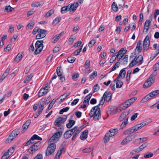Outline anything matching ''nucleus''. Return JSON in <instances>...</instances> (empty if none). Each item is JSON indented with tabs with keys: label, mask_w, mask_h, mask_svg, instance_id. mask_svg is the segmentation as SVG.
I'll use <instances>...</instances> for the list:
<instances>
[{
	"label": "nucleus",
	"mask_w": 159,
	"mask_h": 159,
	"mask_svg": "<svg viewBox=\"0 0 159 159\" xmlns=\"http://www.w3.org/2000/svg\"><path fill=\"white\" fill-rule=\"evenodd\" d=\"M15 148L14 147H10L7 151L11 155L14 152Z\"/></svg>",
	"instance_id": "48"
},
{
	"label": "nucleus",
	"mask_w": 159,
	"mask_h": 159,
	"mask_svg": "<svg viewBox=\"0 0 159 159\" xmlns=\"http://www.w3.org/2000/svg\"><path fill=\"white\" fill-rule=\"evenodd\" d=\"M148 145V143H145L140 146L139 148L140 151L146 148L147 146Z\"/></svg>",
	"instance_id": "51"
},
{
	"label": "nucleus",
	"mask_w": 159,
	"mask_h": 159,
	"mask_svg": "<svg viewBox=\"0 0 159 159\" xmlns=\"http://www.w3.org/2000/svg\"><path fill=\"white\" fill-rule=\"evenodd\" d=\"M118 129H111L106 134L104 138V142L107 143L110 140L111 137L116 135L118 133Z\"/></svg>",
	"instance_id": "2"
},
{
	"label": "nucleus",
	"mask_w": 159,
	"mask_h": 159,
	"mask_svg": "<svg viewBox=\"0 0 159 159\" xmlns=\"http://www.w3.org/2000/svg\"><path fill=\"white\" fill-rule=\"evenodd\" d=\"M54 12L53 10H51L45 14V16L48 17L51 16Z\"/></svg>",
	"instance_id": "47"
},
{
	"label": "nucleus",
	"mask_w": 159,
	"mask_h": 159,
	"mask_svg": "<svg viewBox=\"0 0 159 159\" xmlns=\"http://www.w3.org/2000/svg\"><path fill=\"white\" fill-rule=\"evenodd\" d=\"M83 45V44L82 45V46H81L80 48L79 49H77L73 53L74 55H78V54L81 51Z\"/></svg>",
	"instance_id": "52"
},
{
	"label": "nucleus",
	"mask_w": 159,
	"mask_h": 159,
	"mask_svg": "<svg viewBox=\"0 0 159 159\" xmlns=\"http://www.w3.org/2000/svg\"><path fill=\"white\" fill-rule=\"evenodd\" d=\"M133 138L131 136H128L124 139L121 142L122 145H125L128 142L131 141L133 139Z\"/></svg>",
	"instance_id": "24"
},
{
	"label": "nucleus",
	"mask_w": 159,
	"mask_h": 159,
	"mask_svg": "<svg viewBox=\"0 0 159 159\" xmlns=\"http://www.w3.org/2000/svg\"><path fill=\"white\" fill-rule=\"evenodd\" d=\"M93 150V148L91 147L87 148L83 150V152L84 153H88Z\"/></svg>",
	"instance_id": "54"
},
{
	"label": "nucleus",
	"mask_w": 159,
	"mask_h": 159,
	"mask_svg": "<svg viewBox=\"0 0 159 159\" xmlns=\"http://www.w3.org/2000/svg\"><path fill=\"white\" fill-rule=\"evenodd\" d=\"M159 94V89L157 90L150 93L146 96L141 100V102L144 103L150 99L152 98Z\"/></svg>",
	"instance_id": "3"
},
{
	"label": "nucleus",
	"mask_w": 159,
	"mask_h": 159,
	"mask_svg": "<svg viewBox=\"0 0 159 159\" xmlns=\"http://www.w3.org/2000/svg\"><path fill=\"white\" fill-rule=\"evenodd\" d=\"M120 63L119 61H117L115 63L114 66L112 68L110 72L115 70L117 68H118L120 66Z\"/></svg>",
	"instance_id": "44"
},
{
	"label": "nucleus",
	"mask_w": 159,
	"mask_h": 159,
	"mask_svg": "<svg viewBox=\"0 0 159 159\" xmlns=\"http://www.w3.org/2000/svg\"><path fill=\"white\" fill-rule=\"evenodd\" d=\"M49 146L48 147L46 152V155L49 156L52 154L55 151L56 148V145L55 143H49Z\"/></svg>",
	"instance_id": "6"
},
{
	"label": "nucleus",
	"mask_w": 159,
	"mask_h": 159,
	"mask_svg": "<svg viewBox=\"0 0 159 159\" xmlns=\"http://www.w3.org/2000/svg\"><path fill=\"white\" fill-rule=\"evenodd\" d=\"M150 44V40L149 37L147 36L145 38L143 41V48L144 51H147L149 48Z\"/></svg>",
	"instance_id": "16"
},
{
	"label": "nucleus",
	"mask_w": 159,
	"mask_h": 159,
	"mask_svg": "<svg viewBox=\"0 0 159 159\" xmlns=\"http://www.w3.org/2000/svg\"><path fill=\"white\" fill-rule=\"evenodd\" d=\"M69 107H67L62 109L59 112V114H62L64 112L67 111L69 110Z\"/></svg>",
	"instance_id": "53"
},
{
	"label": "nucleus",
	"mask_w": 159,
	"mask_h": 159,
	"mask_svg": "<svg viewBox=\"0 0 159 159\" xmlns=\"http://www.w3.org/2000/svg\"><path fill=\"white\" fill-rule=\"evenodd\" d=\"M68 95L67 94H64L63 95H62L61 96L58 98L57 99V100H60V101H59V102H61L63 101L67 97Z\"/></svg>",
	"instance_id": "39"
},
{
	"label": "nucleus",
	"mask_w": 159,
	"mask_h": 159,
	"mask_svg": "<svg viewBox=\"0 0 159 159\" xmlns=\"http://www.w3.org/2000/svg\"><path fill=\"white\" fill-rule=\"evenodd\" d=\"M137 64V63H136V61H135L134 58L133 59L132 61H131V63L129 64V67H132L134 66L135 65Z\"/></svg>",
	"instance_id": "62"
},
{
	"label": "nucleus",
	"mask_w": 159,
	"mask_h": 159,
	"mask_svg": "<svg viewBox=\"0 0 159 159\" xmlns=\"http://www.w3.org/2000/svg\"><path fill=\"white\" fill-rule=\"evenodd\" d=\"M76 129L77 127L75 126L71 129L67 131L64 134V138L66 139L70 138Z\"/></svg>",
	"instance_id": "17"
},
{
	"label": "nucleus",
	"mask_w": 159,
	"mask_h": 159,
	"mask_svg": "<svg viewBox=\"0 0 159 159\" xmlns=\"http://www.w3.org/2000/svg\"><path fill=\"white\" fill-rule=\"evenodd\" d=\"M19 132L18 130H15L12 132L11 134L12 136L15 138L19 134Z\"/></svg>",
	"instance_id": "46"
},
{
	"label": "nucleus",
	"mask_w": 159,
	"mask_h": 159,
	"mask_svg": "<svg viewBox=\"0 0 159 159\" xmlns=\"http://www.w3.org/2000/svg\"><path fill=\"white\" fill-rule=\"evenodd\" d=\"M128 121L124 120L120 126V129H122L128 124Z\"/></svg>",
	"instance_id": "56"
},
{
	"label": "nucleus",
	"mask_w": 159,
	"mask_h": 159,
	"mask_svg": "<svg viewBox=\"0 0 159 159\" xmlns=\"http://www.w3.org/2000/svg\"><path fill=\"white\" fill-rule=\"evenodd\" d=\"M33 76V74H31L28 76L25 80L24 83H28L31 80Z\"/></svg>",
	"instance_id": "38"
},
{
	"label": "nucleus",
	"mask_w": 159,
	"mask_h": 159,
	"mask_svg": "<svg viewBox=\"0 0 159 159\" xmlns=\"http://www.w3.org/2000/svg\"><path fill=\"white\" fill-rule=\"evenodd\" d=\"M118 111V108L116 106H111L109 108L107 113L111 115L115 114Z\"/></svg>",
	"instance_id": "19"
},
{
	"label": "nucleus",
	"mask_w": 159,
	"mask_h": 159,
	"mask_svg": "<svg viewBox=\"0 0 159 159\" xmlns=\"http://www.w3.org/2000/svg\"><path fill=\"white\" fill-rule=\"evenodd\" d=\"M142 41L139 40L138 42L136 48V51L138 52H141L142 50V48L141 46Z\"/></svg>",
	"instance_id": "31"
},
{
	"label": "nucleus",
	"mask_w": 159,
	"mask_h": 159,
	"mask_svg": "<svg viewBox=\"0 0 159 159\" xmlns=\"http://www.w3.org/2000/svg\"><path fill=\"white\" fill-rule=\"evenodd\" d=\"M67 117L66 116H63L62 117H59L57 118L55 121L54 124L57 126H59L66 120Z\"/></svg>",
	"instance_id": "12"
},
{
	"label": "nucleus",
	"mask_w": 159,
	"mask_h": 159,
	"mask_svg": "<svg viewBox=\"0 0 159 159\" xmlns=\"http://www.w3.org/2000/svg\"><path fill=\"white\" fill-rule=\"evenodd\" d=\"M148 140L147 137H144L142 138H139L136 139L135 140V142H137L138 143H142L144 141H145Z\"/></svg>",
	"instance_id": "40"
},
{
	"label": "nucleus",
	"mask_w": 159,
	"mask_h": 159,
	"mask_svg": "<svg viewBox=\"0 0 159 159\" xmlns=\"http://www.w3.org/2000/svg\"><path fill=\"white\" fill-rule=\"evenodd\" d=\"M126 71L124 69H123L120 71L117 79H123L125 76Z\"/></svg>",
	"instance_id": "29"
},
{
	"label": "nucleus",
	"mask_w": 159,
	"mask_h": 159,
	"mask_svg": "<svg viewBox=\"0 0 159 159\" xmlns=\"http://www.w3.org/2000/svg\"><path fill=\"white\" fill-rule=\"evenodd\" d=\"M151 121V120H146L141 123L137 124L134 126L135 131L141 129L142 127L149 124Z\"/></svg>",
	"instance_id": "9"
},
{
	"label": "nucleus",
	"mask_w": 159,
	"mask_h": 159,
	"mask_svg": "<svg viewBox=\"0 0 159 159\" xmlns=\"http://www.w3.org/2000/svg\"><path fill=\"white\" fill-rule=\"evenodd\" d=\"M56 100L53 99L49 104L48 109L49 110H50L53 106Z\"/></svg>",
	"instance_id": "57"
},
{
	"label": "nucleus",
	"mask_w": 159,
	"mask_h": 159,
	"mask_svg": "<svg viewBox=\"0 0 159 159\" xmlns=\"http://www.w3.org/2000/svg\"><path fill=\"white\" fill-rule=\"evenodd\" d=\"M159 53V52H157L155 53H153L151 54L150 57V60L149 62L152 61Z\"/></svg>",
	"instance_id": "43"
},
{
	"label": "nucleus",
	"mask_w": 159,
	"mask_h": 159,
	"mask_svg": "<svg viewBox=\"0 0 159 159\" xmlns=\"http://www.w3.org/2000/svg\"><path fill=\"white\" fill-rule=\"evenodd\" d=\"M112 10L115 12H116L118 11V7L117 4L115 2H113L111 5Z\"/></svg>",
	"instance_id": "37"
},
{
	"label": "nucleus",
	"mask_w": 159,
	"mask_h": 159,
	"mask_svg": "<svg viewBox=\"0 0 159 159\" xmlns=\"http://www.w3.org/2000/svg\"><path fill=\"white\" fill-rule=\"evenodd\" d=\"M95 42V41L93 39L91 40L88 43L89 47L90 48L92 47L94 45Z\"/></svg>",
	"instance_id": "59"
},
{
	"label": "nucleus",
	"mask_w": 159,
	"mask_h": 159,
	"mask_svg": "<svg viewBox=\"0 0 159 159\" xmlns=\"http://www.w3.org/2000/svg\"><path fill=\"white\" fill-rule=\"evenodd\" d=\"M135 132V131L133 127L124 131L123 134L125 135H130Z\"/></svg>",
	"instance_id": "27"
},
{
	"label": "nucleus",
	"mask_w": 159,
	"mask_h": 159,
	"mask_svg": "<svg viewBox=\"0 0 159 159\" xmlns=\"http://www.w3.org/2000/svg\"><path fill=\"white\" fill-rule=\"evenodd\" d=\"M97 75V72L96 71H94L89 76V78L91 79H94Z\"/></svg>",
	"instance_id": "41"
},
{
	"label": "nucleus",
	"mask_w": 159,
	"mask_h": 159,
	"mask_svg": "<svg viewBox=\"0 0 159 159\" xmlns=\"http://www.w3.org/2000/svg\"><path fill=\"white\" fill-rule=\"evenodd\" d=\"M30 120H28L23 125L22 127V129L24 131L28 129V127L30 125Z\"/></svg>",
	"instance_id": "32"
},
{
	"label": "nucleus",
	"mask_w": 159,
	"mask_h": 159,
	"mask_svg": "<svg viewBox=\"0 0 159 159\" xmlns=\"http://www.w3.org/2000/svg\"><path fill=\"white\" fill-rule=\"evenodd\" d=\"M11 155L7 151L4 153L1 159H7Z\"/></svg>",
	"instance_id": "45"
},
{
	"label": "nucleus",
	"mask_w": 159,
	"mask_h": 159,
	"mask_svg": "<svg viewBox=\"0 0 159 159\" xmlns=\"http://www.w3.org/2000/svg\"><path fill=\"white\" fill-rule=\"evenodd\" d=\"M43 41L42 40H38L35 44L36 49L34 51L35 54L37 55L42 50L43 47Z\"/></svg>",
	"instance_id": "4"
},
{
	"label": "nucleus",
	"mask_w": 159,
	"mask_h": 159,
	"mask_svg": "<svg viewBox=\"0 0 159 159\" xmlns=\"http://www.w3.org/2000/svg\"><path fill=\"white\" fill-rule=\"evenodd\" d=\"M75 124V121L73 120H69L68 123L66 124V126L68 128H70Z\"/></svg>",
	"instance_id": "33"
},
{
	"label": "nucleus",
	"mask_w": 159,
	"mask_h": 159,
	"mask_svg": "<svg viewBox=\"0 0 159 159\" xmlns=\"http://www.w3.org/2000/svg\"><path fill=\"white\" fill-rule=\"evenodd\" d=\"M154 78L152 76H151L144 83L143 87L144 88H147L151 86L154 83Z\"/></svg>",
	"instance_id": "11"
},
{
	"label": "nucleus",
	"mask_w": 159,
	"mask_h": 159,
	"mask_svg": "<svg viewBox=\"0 0 159 159\" xmlns=\"http://www.w3.org/2000/svg\"><path fill=\"white\" fill-rule=\"evenodd\" d=\"M36 139L37 140H42V139L40 137L36 134H34L31 138V139L28 140L25 144L26 146H28L33 143H34V140Z\"/></svg>",
	"instance_id": "15"
},
{
	"label": "nucleus",
	"mask_w": 159,
	"mask_h": 159,
	"mask_svg": "<svg viewBox=\"0 0 159 159\" xmlns=\"http://www.w3.org/2000/svg\"><path fill=\"white\" fill-rule=\"evenodd\" d=\"M61 19L58 17H57L53 20L52 22V24L53 25H56L60 21Z\"/></svg>",
	"instance_id": "42"
},
{
	"label": "nucleus",
	"mask_w": 159,
	"mask_h": 159,
	"mask_svg": "<svg viewBox=\"0 0 159 159\" xmlns=\"http://www.w3.org/2000/svg\"><path fill=\"white\" fill-rule=\"evenodd\" d=\"M34 25V21H31L26 26V28L27 30L31 29L32 28Z\"/></svg>",
	"instance_id": "36"
},
{
	"label": "nucleus",
	"mask_w": 159,
	"mask_h": 159,
	"mask_svg": "<svg viewBox=\"0 0 159 159\" xmlns=\"http://www.w3.org/2000/svg\"><path fill=\"white\" fill-rule=\"evenodd\" d=\"M63 34V33L61 32L58 34L56 35L52 39L51 42L52 43H55L57 42L61 37V35Z\"/></svg>",
	"instance_id": "30"
},
{
	"label": "nucleus",
	"mask_w": 159,
	"mask_h": 159,
	"mask_svg": "<svg viewBox=\"0 0 159 159\" xmlns=\"http://www.w3.org/2000/svg\"><path fill=\"white\" fill-rule=\"evenodd\" d=\"M153 69L154 71H156L159 70V62L153 66Z\"/></svg>",
	"instance_id": "60"
},
{
	"label": "nucleus",
	"mask_w": 159,
	"mask_h": 159,
	"mask_svg": "<svg viewBox=\"0 0 159 159\" xmlns=\"http://www.w3.org/2000/svg\"><path fill=\"white\" fill-rule=\"evenodd\" d=\"M68 61L70 63H73L75 60V58L73 57H69L67 59Z\"/></svg>",
	"instance_id": "49"
},
{
	"label": "nucleus",
	"mask_w": 159,
	"mask_h": 159,
	"mask_svg": "<svg viewBox=\"0 0 159 159\" xmlns=\"http://www.w3.org/2000/svg\"><path fill=\"white\" fill-rule=\"evenodd\" d=\"M100 89V86L98 84L95 85L93 87V93L98 91Z\"/></svg>",
	"instance_id": "61"
},
{
	"label": "nucleus",
	"mask_w": 159,
	"mask_h": 159,
	"mask_svg": "<svg viewBox=\"0 0 159 159\" xmlns=\"http://www.w3.org/2000/svg\"><path fill=\"white\" fill-rule=\"evenodd\" d=\"M62 133L61 132L59 131L55 133L49 139V143H55L62 134Z\"/></svg>",
	"instance_id": "8"
},
{
	"label": "nucleus",
	"mask_w": 159,
	"mask_h": 159,
	"mask_svg": "<svg viewBox=\"0 0 159 159\" xmlns=\"http://www.w3.org/2000/svg\"><path fill=\"white\" fill-rule=\"evenodd\" d=\"M91 117H93L95 121L98 120L101 117L100 109L98 106H96L92 108L89 113Z\"/></svg>",
	"instance_id": "1"
},
{
	"label": "nucleus",
	"mask_w": 159,
	"mask_h": 159,
	"mask_svg": "<svg viewBox=\"0 0 159 159\" xmlns=\"http://www.w3.org/2000/svg\"><path fill=\"white\" fill-rule=\"evenodd\" d=\"M23 57V56L21 53H18L15 58L13 63L15 64L19 63L21 61Z\"/></svg>",
	"instance_id": "25"
},
{
	"label": "nucleus",
	"mask_w": 159,
	"mask_h": 159,
	"mask_svg": "<svg viewBox=\"0 0 159 159\" xmlns=\"http://www.w3.org/2000/svg\"><path fill=\"white\" fill-rule=\"evenodd\" d=\"M79 6L78 2H74L73 4H70L68 5V11L70 13H73L76 10L77 8Z\"/></svg>",
	"instance_id": "10"
},
{
	"label": "nucleus",
	"mask_w": 159,
	"mask_h": 159,
	"mask_svg": "<svg viewBox=\"0 0 159 159\" xmlns=\"http://www.w3.org/2000/svg\"><path fill=\"white\" fill-rule=\"evenodd\" d=\"M130 112V110L127 109L125 110L121 114L120 119L128 121L129 116L128 114Z\"/></svg>",
	"instance_id": "14"
},
{
	"label": "nucleus",
	"mask_w": 159,
	"mask_h": 159,
	"mask_svg": "<svg viewBox=\"0 0 159 159\" xmlns=\"http://www.w3.org/2000/svg\"><path fill=\"white\" fill-rule=\"evenodd\" d=\"M92 94L89 93L88 94L85 98L83 102V103H87L89 104V101L91 98Z\"/></svg>",
	"instance_id": "35"
},
{
	"label": "nucleus",
	"mask_w": 159,
	"mask_h": 159,
	"mask_svg": "<svg viewBox=\"0 0 159 159\" xmlns=\"http://www.w3.org/2000/svg\"><path fill=\"white\" fill-rule=\"evenodd\" d=\"M137 99V98L134 97L130 98L121 104V106L123 107L127 108L133 104Z\"/></svg>",
	"instance_id": "7"
},
{
	"label": "nucleus",
	"mask_w": 159,
	"mask_h": 159,
	"mask_svg": "<svg viewBox=\"0 0 159 159\" xmlns=\"http://www.w3.org/2000/svg\"><path fill=\"white\" fill-rule=\"evenodd\" d=\"M46 31L40 29L38 34L36 35V39H39L44 38L46 36Z\"/></svg>",
	"instance_id": "20"
},
{
	"label": "nucleus",
	"mask_w": 159,
	"mask_h": 159,
	"mask_svg": "<svg viewBox=\"0 0 159 159\" xmlns=\"http://www.w3.org/2000/svg\"><path fill=\"white\" fill-rule=\"evenodd\" d=\"M88 132V130L86 129L81 133L80 136V138L81 140H84L87 138Z\"/></svg>",
	"instance_id": "28"
},
{
	"label": "nucleus",
	"mask_w": 159,
	"mask_h": 159,
	"mask_svg": "<svg viewBox=\"0 0 159 159\" xmlns=\"http://www.w3.org/2000/svg\"><path fill=\"white\" fill-rule=\"evenodd\" d=\"M75 38L73 36H71L68 40V43L70 44H72L74 42Z\"/></svg>",
	"instance_id": "63"
},
{
	"label": "nucleus",
	"mask_w": 159,
	"mask_h": 159,
	"mask_svg": "<svg viewBox=\"0 0 159 159\" xmlns=\"http://www.w3.org/2000/svg\"><path fill=\"white\" fill-rule=\"evenodd\" d=\"M13 9V8L11 7L10 5L6 6L5 7V10L7 12H10L12 11V9Z\"/></svg>",
	"instance_id": "50"
},
{
	"label": "nucleus",
	"mask_w": 159,
	"mask_h": 159,
	"mask_svg": "<svg viewBox=\"0 0 159 159\" xmlns=\"http://www.w3.org/2000/svg\"><path fill=\"white\" fill-rule=\"evenodd\" d=\"M61 67H58L57 69V72L58 76L60 77V80L61 82H63L65 80L64 76L62 75V73L61 72Z\"/></svg>",
	"instance_id": "22"
},
{
	"label": "nucleus",
	"mask_w": 159,
	"mask_h": 159,
	"mask_svg": "<svg viewBox=\"0 0 159 159\" xmlns=\"http://www.w3.org/2000/svg\"><path fill=\"white\" fill-rule=\"evenodd\" d=\"M41 142L38 141L34 143L28 149V151L30 154H33L37 151L40 147Z\"/></svg>",
	"instance_id": "5"
},
{
	"label": "nucleus",
	"mask_w": 159,
	"mask_h": 159,
	"mask_svg": "<svg viewBox=\"0 0 159 159\" xmlns=\"http://www.w3.org/2000/svg\"><path fill=\"white\" fill-rule=\"evenodd\" d=\"M49 87L47 84L42 89H41L39 91L38 93L39 96L40 97L46 94L48 92Z\"/></svg>",
	"instance_id": "18"
},
{
	"label": "nucleus",
	"mask_w": 159,
	"mask_h": 159,
	"mask_svg": "<svg viewBox=\"0 0 159 159\" xmlns=\"http://www.w3.org/2000/svg\"><path fill=\"white\" fill-rule=\"evenodd\" d=\"M151 22L150 20H147L144 24L143 31L144 33H147L149 29V25Z\"/></svg>",
	"instance_id": "23"
},
{
	"label": "nucleus",
	"mask_w": 159,
	"mask_h": 159,
	"mask_svg": "<svg viewBox=\"0 0 159 159\" xmlns=\"http://www.w3.org/2000/svg\"><path fill=\"white\" fill-rule=\"evenodd\" d=\"M79 76V74L78 73H75L73 74L72 75V79L75 80L78 78Z\"/></svg>",
	"instance_id": "64"
},
{
	"label": "nucleus",
	"mask_w": 159,
	"mask_h": 159,
	"mask_svg": "<svg viewBox=\"0 0 159 159\" xmlns=\"http://www.w3.org/2000/svg\"><path fill=\"white\" fill-rule=\"evenodd\" d=\"M67 11H68V6L67 7H63L61 8V12L62 14L66 13Z\"/></svg>",
	"instance_id": "55"
},
{
	"label": "nucleus",
	"mask_w": 159,
	"mask_h": 159,
	"mask_svg": "<svg viewBox=\"0 0 159 159\" xmlns=\"http://www.w3.org/2000/svg\"><path fill=\"white\" fill-rule=\"evenodd\" d=\"M102 97L104 98V99H105L106 101L109 102L111 99V93L110 92H106Z\"/></svg>",
	"instance_id": "21"
},
{
	"label": "nucleus",
	"mask_w": 159,
	"mask_h": 159,
	"mask_svg": "<svg viewBox=\"0 0 159 159\" xmlns=\"http://www.w3.org/2000/svg\"><path fill=\"white\" fill-rule=\"evenodd\" d=\"M120 79H117L116 78L115 81H116V87L117 88H121L123 85V83L122 82L119 80Z\"/></svg>",
	"instance_id": "34"
},
{
	"label": "nucleus",
	"mask_w": 159,
	"mask_h": 159,
	"mask_svg": "<svg viewBox=\"0 0 159 159\" xmlns=\"http://www.w3.org/2000/svg\"><path fill=\"white\" fill-rule=\"evenodd\" d=\"M134 58L137 64H141L143 62V56L141 55H139L137 57H135Z\"/></svg>",
	"instance_id": "26"
},
{
	"label": "nucleus",
	"mask_w": 159,
	"mask_h": 159,
	"mask_svg": "<svg viewBox=\"0 0 159 159\" xmlns=\"http://www.w3.org/2000/svg\"><path fill=\"white\" fill-rule=\"evenodd\" d=\"M127 50L124 49V48H121L118 52L116 53V59L119 61L120 60L124 54L126 52Z\"/></svg>",
	"instance_id": "13"
},
{
	"label": "nucleus",
	"mask_w": 159,
	"mask_h": 159,
	"mask_svg": "<svg viewBox=\"0 0 159 159\" xmlns=\"http://www.w3.org/2000/svg\"><path fill=\"white\" fill-rule=\"evenodd\" d=\"M15 138L13 136H12L11 134L7 139V142L8 143H9L11 142Z\"/></svg>",
	"instance_id": "58"
}]
</instances>
